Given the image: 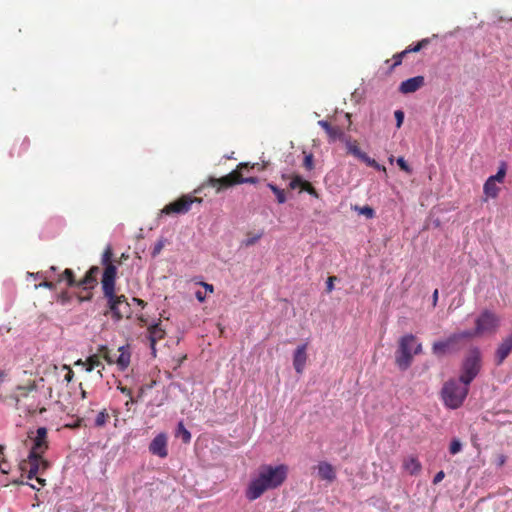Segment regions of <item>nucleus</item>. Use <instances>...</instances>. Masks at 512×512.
I'll use <instances>...</instances> for the list:
<instances>
[{
  "label": "nucleus",
  "instance_id": "nucleus-1",
  "mask_svg": "<svg viewBox=\"0 0 512 512\" xmlns=\"http://www.w3.org/2000/svg\"><path fill=\"white\" fill-rule=\"evenodd\" d=\"M112 255V247L111 245H107L101 258V263L104 265L101 282L103 294L107 299L112 317L116 321H120L125 314L130 312V305L124 295L118 296L115 294L117 267L111 262Z\"/></svg>",
  "mask_w": 512,
  "mask_h": 512
},
{
  "label": "nucleus",
  "instance_id": "nucleus-2",
  "mask_svg": "<svg viewBox=\"0 0 512 512\" xmlns=\"http://www.w3.org/2000/svg\"><path fill=\"white\" fill-rule=\"evenodd\" d=\"M288 476V466L280 464L273 466L263 464L258 469V474L248 484L245 490V496L249 501H254L270 489L281 486Z\"/></svg>",
  "mask_w": 512,
  "mask_h": 512
},
{
  "label": "nucleus",
  "instance_id": "nucleus-3",
  "mask_svg": "<svg viewBox=\"0 0 512 512\" xmlns=\"http://www.w3.org/2000/svg\"><path fill=\"white\" fill-rule=\"evenodd\" d=\"M469 393V384L462 383L458 378L446 381L441 390V397L444 405L449 409L461 407Z\"/></svg>",
  "mask_w": 512,
  "mask_h": 512
},
{
  "label": "nucleus",
  "instance_id": "nucleus-4",
  "mask_svg": "<svg viewBox=\"0 0 512 512\" xmlns=\"http://www.w3.org/2000/svg\"><path fill=\"white\" fill-rule=\"evenodd\" d=\"M203 187L204 185L198 189H195L193 193L184 194L179 198L171 201L163 207V209L160 211V215L178 217L191 211L194 206L199 207L203 202V199L198 197L197 194L201 192Z\"/></svg>",
  "mask_w": 512,
  "mask_h": 512
},
{
  "label": "nucleus",
  "instance_id": "nucleus-5",
  "mask_svg": "<svg viewBox=\"0 0 512 512\" xmlns=\"http://www.w3.org/2000/svg\"><path fill=\"white\" fill-rule=\"evenodd\" d=\"M422 352L421 343H417V339L413 334H406L399 340V346L396 351L395 362L401 371L407 370L413 361V355Z\"/></svg>",
  "mask_w": 512,
  "mask_h": 512
},
{
  "label": "nucleus",
  "instance_id": "nucleus-6",
  "mask_svg": "<svg viewBox=\"0 0 512 512\" xmlns=\"http://www.w3.org/2000/svg\"><path fill=\"white\" fill-rule=\"evenodd\" d=\"M500 325L499 317L490 310H484L475 320V328L473 330H464L468 333L467 339L481 336L486 333H495Z\"/></svg>",
  "mask_w": 512,
  "mask_h": 512
},
{
  "label": "nucleus",
  "instance_id": "nucleus-7",
  "mask_svg": "<svg viewBox=\"0 0 512 512\" xmlns=\"http://www.w3.org/2000/svg\"><path fill=\"white\" fill-rule=\"evenodd\" d=\"M481 370V353L477 347L469 350L462 361L459 379L462 383L471 384Z\"/></svg>",
  "mask_w": 512,
  "mask_h": 512
},
{
  "label": "nucleus",
  "instance_id": "nucleus-8",
  "mask_svg": "<svg viewBox=\"0 0 512 512\" xmlns=\"http://www.w3.org/2000/svg\"><path fill=\"white\" fill-rule=\"evenodd\" d=\"M246 163H240L237 167V169L233 170L229 174L221 177V178H214L210 177L208 179V185L211 187L216 188L217 192H220L223 189H227L229 187H232L237 184L242 183H256L257 178L256 177H248L244 178L240 172L241 169L246 168Z\"/></svg>",
  "mask_w": 512,
  "mask_h": 512
},
{
  "label": "nucleus",
  "instance_id": "nucleus-9",
  "mask_svg": "<svg viewBox=\"0 0 512 512\" xmlns=\"http://www.w3.org/2000/svg\"><path fill=\"white\" fill-rule=\"evenodd\" d=\"M48 466L49 463L43 458V455H35L34 458H31V454L28 453L27 459L20 462L19 469L23 472H27L28 479L36 478L37 482L44 486L45 480L37 477V475L46 470Z\"/></svg>",
  "mask_w": 512,
  "mask_h": 512
},
{
  "label": "nucleus",
  "instance_id": "nucleus-10",
  "mask_svg": "<svg viewBox=\"0 0 512 512\" xmlns=\"http://www.w3.org/2000/svg\"><path fill=\"white\" fill-rule=\"evenodd\" d=\"M468 335H469L468 333H463V331H461V332L451 334L445 340L436 341L433 343L432 352L435 355L439 356V355H444L445 353H447L449 351L457 350L458 349L456 347L457 344L460 341L467 339Z\"/></svg>",
  "mask_w": 512,
  "mask_h": 512
},
{
  "label": "nucleus",
  "instance_id": "nucleus-11",
  "mask_svg": "<svg viewBox=\"0 0 512 512\" xmlns=\"http://www.w3.org/2000/svg\"><path fill=\"white\" fill-rule=\"evenodd\" d=\"M48 430L46 427H39L36 430V434L34 435L33 431L28 432V438H30L33 442V445L29 451L31 454V458H34L35 455H44V453L48 450V441H47Z\"/></svg>",
  "mask_w": 512,
  "mask_h": 512
},
{
  "label": "nucleus",
  "instance_id": "nucleus-12",
  "mask_svg": "<svg viewBox=\"0 0 512 512\" xmlns=\"http://www.w3.org/2000/svg\"><path fill=\"white\" fill-rule=\"evenodd\" d=\"M344 141L346 142V148L349 154H352L369 167L375 168L377 170H383L384 172L386 171L384 166H381L376 160L372 159L365 152L360 150L356 140L352 141L350 139H345Z\"/></svg>",
  "mask_w": 512,
  "mask_h": 512
},
{
  "label": "nucleus",
  "instance_id": "nucleus-13",
  "mask_svg": "<svg viewBox=\"0 0 512 512\" xmlns=\"http://www.w3.org/2000/svg\"><path fill=\"white\" fill-rule=\"evenodd\" d=\"M168 437L166 433L157 434L153 440L149 444V452L152 455L158 456L160 458H165L168 455Z\"/></svg>",
  "mask_w": 512,
  "mask_h": 512
},
{
  "label": "nucleus",
  "instance_id": "nucleus-14",
  "mask_svg": "<svg viewBox=\"0 0 512 512\" xmlns=\"http://www.w3.org/2000/svg\"><path fill=\"white\" fill-rule=\"evenodd\" d=\"M100 272V268L98 266H92L80 280L76 279V288L82 289L84 291H89L97 283V275Z\"/></svg>",
  "mask_w": 512,
  "mask_h": 512
},
{
  "label": "nucleus",
  "instance_id": "nucleus-15",
  "mask_svg": "<svg viewBox=\"0 0 512 512\" xmlns=\"http://www.w3.org/2000/svg\"><path fill=\"white\" fill-rule=\"evenodd\" d=\"M512 352V333L503 338L495 352V363L501 365Z\"/></svg>",
  "mask_w": 512,
  "mask_h": 512
},
{
  "label": "nucleus",
  "instance_id": "nucleus-16",
  "mask_svg": "<svg viewBox=\"0 0 512 512\" xmlns=\"http://www.w3.org/2000/svg\"><path fill=\"white\" fill-rule=\"evenodd\" d=\"M51 279L56 283V287L65 284L66 287L76 288V276L72 269L66 268L64 271L58 273L56 277L52 275Z\"/></svg>",
  "mask_w": 512,
  "mask_h": 512
},
{
  "label": "nucleus",
  "instance_id": "nucleus-17",
  "mask_svg": "<svg viewBox=\"0 0 512 512\" xmlns=\"http://www.w3.org/2000/svg\"><path fill=\"white\" fill-rule=\"evenodd\" d=\"M307 344H302L298 346L293 354V366L297 373L301 374L305 368V364L307 361Z\"/></svg>",
  "mask_w": 512,
  "mask_h": 512
},
{
  "label": "nucleus",
  "instance_id": "nucleus-18",
  "mask_svg": "<svg viewBox=\"0 0 512 512\" xmlns=\"http://www.w3.org/2000/svg\"><path fill=\"white\" fill-rule=\"evenodd\" d=\"M424 85V77L416 76L403 81L399 86V91L403 94L414 93Z\"/></svg>",
  "mask_w": 512,
  "mask_h": 512
},
{
  "label": "nucleus",
  "instance_id": "nucleus-19",
  "mask_svg": "<svg viewBox=\"0 0 512 512\" xmlns=\"http://www.w3.org/2000/svg\"><path fill=\"white\" fill-rule=\"evenodd\" d=\"M148 332H149L150 347H151L153 354H155V351H156L155 345H156L157 341L164 338L165 330L161 327V322L159 321V322L151 325L148 328Z\"/></svg>",
  "mask_w": 512,
  "mask_h": 512
},
{
  "label": "nucleus",
  "instance_id": "nucleus-20",
  "mask_svg": "<svg viewBox=\"0 0 512 512\" xmlns=\"http://www.w3.org/2000/svg\"><path fill=\"white\" fill-rule=\"evenodd\" d=\"M289 187L291 189H297L300 188L301 191H306L310 195H317L315 188L312 186V184L306 180H304L299 175H294L289 183Z\"/></svg>",
  "mask_w": 512,
  "mask_h": 512
},
{
  "label": "nucleus",
  "instance_id": "nucleus-21",
  "mask_svg": "<svg viewBox=\"0 0 512 512\" xmlns=\"http://www.w3.org/2000/svg\"><path fill=\"white\" fill-rule=\"evenodd\" d=\"M318 469V475L322 480H327L329 482H332L336 478V473L334 470V467L325 461H322L317 466Z\"/></svg>",
  "mask_w": 512,
  "mask_h": 512
},
{
  "label": "nucleus",
  "instance_id": "nucleus-22",
  "mask_svg": "<svg viewBox=\"0 0 512 512\" xmlns=\"http://www.w3.org/2000/svg\"><path fill=\"white\" fill-rule=\"evenodd\" d=\"M119 356L116 360V363L121 371H124L130 364L131 354L127 346H121L119 348Z\"/></svg>",
  "mask_w": 512,
  "mask_h": 512
},
{
  "label": "nucleus",
  "instance_id": "nucleus-23",
  "mask_svg": "<svg viewBox=\"0 0 512 512\" xmlns=\"http://www.w3.org/2000/svg\"><path fill=\"white\" fill-rule=\"evenodd\" d=\"M263 235L264 231L262 229L247 232L245 238L241 241V247L253 246Z\"/></svg>",
  "mask_w": 512,
  "mask_h": 512
},
{
  "label": "nucleus",
  "instance_id": "nucleus-24",
  "mask_svg": "<svg viewBox=\"0 0 512 512\" xmlns=\"http://www.w3.org/2000/svg\"><path fill=\"white\" fill-rule=\"evenodd\" d=\"M404 469L411 475L418 474L421 471V463L416 457L410 456L403 462Z\"/></svg>",
  "mask_w": 512,
  "mask_h": 512
},
{
  "label": "nucleus",
  "instance_id": "nucleus-25",
  "mask_svg": "<svg viewBox=\"0 0 512 512\" xmlns=\"http://www.w3.org/2000/svg\"><path fill=\"white\" fill-rule=\"evenodd\" d=\"M484 193L488 198H496L499 194L500 188L497 186V182L493 181L492 178H488L484 183Z\"/></svg>",
  "mask_w": 512,
  "mask_h": 512
},
{
  "label": "nucleus",
  "instance_id": "nucleus-26",
  "mask_svg": "<svg viewBox=\"0 0 512 512\" xmlns=\"http://www.w3.org/2000/svg\"><path fill=\"white\" fill-rule=\"evenodd\" d=\"M327 135H328L330 141H335L337 139L344 141L346 139L345 135H344V132L338 126H333L332 125L330 127V129L328 130Z\"/></svg>",
  "mask_w": 512,
  "mask_h": 512
},
{
  "label": "nucleus",
  "instance_id": "nucleus-27",
  "mask_svg": "<svg viewBox=\"0 0 512 512\" xmlns=\"http://www.w3.org/2000/svg\"><path fill=\"white\" fill-rule=\"evenodd\" d=\"M176 436L180 437L184 443H189L191 440V433L185 428L182 422L178 423Z\"/></svg>",
  "mask_w": 512,
  "mask_h": 512
},
{
  "label": "nucleus",
  "instance_id": "nucleus-28",
  "mask_svg": "<svg viewBox=\"0 0 512 512\" xmlns=\"http://www.w3.org/2000/svg\"><path fill=\"white\" fill-rule=\"evenodd\" d=\"M72 295L65 289L62 290L60 293L56 296V301L60 303L61 305H67L71 302Z\"/></svg>",
  "mask_w": 512,
  "mask_h": 512
},
{
  "label": "nucleus",
  "instance_id": "nucleus-29",
  "mask_svg": "<svg viewBox=\"0 0 512 512\" xmlns=\"http://www.w3.org/2000/svg\"><path fill=\"white\" fill-rule=\"evenodd\" d=\"M166 243H167V239H165L163 237L159 238L153 246V249L151 252L152 257H156L157 255H159Z\"/></svg>",
  "mask_w": 512,
  "mask_h": 512
},
{
  "label": "nucleus",
  "instance_id": "nucleus-30",
  "mask_svg": "<svg viewBox=\"0 0 512 512\" xmlns=\"http://www.w3.org/2000/svg\"><path fill=\"white\" fill-rule=\"evenodd\" d=\"M506 176V164L502 163L497 171V173L493 176H490L489 178H492L493 181L502 183L504 181V178Z\"/></svg>",
  "mask_w": 512,
  "mask_h": 512
},
{
  "label": "nucleus",
  "instance_id": "nucleus-31",
  "mask_svg": "<svg viewBox=\"0 0 512 512\" xmlns=\"http://www.w3.org/2000/svg\"><path fill=\"white\" fill-rule=\"evenodd\" d=\"M429 43V40L428 39H422L421 41H419L415 46H408L405 51L406 53H415V52H419L421 49H423L424 47H426Z\"/></svg>",
  "mask_w": 512,
  "mask_h": 512
},
{
  "label": "nucleus",
  "instance_id": "nucleus-32",
  "mask_svg": "<svg viewBox=\"0 0 512 512\" xmlns=\"http://www.w3.org/2000/svg\"><path fill=\"white\" fill-rule=\"evenodd\" d=\"M108 418L109 415L107 414L105 409L100 411L95 418V426L103 427L106 424Z\"/></svg>",
  "mask_w": 512,
  "mask_h": 512
},
{
  "label": "nucleus",
  "instance_id": "nucleus-33",
  "mask_svg": "<svg viewBox=\"0 0 512 512\" xmlns=\"http://www.w3.org/2000/svg\"><path fill=\"white\" fill-rule=\"evenodd\" d=\"M462 450V443L458 438H453L449 445V452L452 455H455Z\"/></svg>",
  "mask_w": 512,
  "mask_h": 512
},
{
  "label": "nucleus",
  "instance_id": "nucleus-34",
  "mask_svg": "<svg viewBox=\"0 0 512 512\" xmlns=\"http://www.w3.org/2000/svg\"><path fill=\"white\" fill-rule=\"evenodd\" d=\"M355 210L358 211V214L364 215L366 219H372L374 216V210L370 206L364 207H355Z\"/></svg>",
  "mask_w": 512,
  "mask_h": 512
},
{
  "label": "nucleus",
  "instance_id": "nucleus-35",
  "mask_svg": "<svg viewBox=\"0 0 512 512\" xmlns=\"http://www.w3.org/2000/svg\"><path fill=\"white\" fill-rule=\"evenodd\" d=\"M270 187V189L275 193L276 197H277V201L279 203H284L286 201V197H285V192L284 190L282 189H279L277 186L273 185V184H269L268 185Z\"/></svg>",
  "mask_w": 512,
  "mask_h": 512
},
{
  "label": "nucleus",
  "instance_id": "nucleus-36",
  "mask_svg": "<svg viewBox=\"0 0 512 512\" xmlns=\"http://www.w3.org/2000/svg\"><path fill=\"white\" fill-rule=\"evenodd\" d=\"M38 288H47L49 290H55L56 283L52 279H43L41 283L35 285V289Z\"/></svg>",
  "mask_w": 512,
  "mask_h": 512
},
{
  "label": "nucleus",
  "instance_id": "nucleus-37",
  "mask_svg": "<svg viewBox=\"0 0 512 512\" xmlns=\"http://www.w3.org/2000/svg\"><path fill=\"white\" fill-rule=\"evenodd\" d=\"M27 276L33 277L34 279H50V278H52V275L49 274V271H41V272H36V273L28 272Z\"/></svg>",
  "mask_w": 512,
  "mask_h": 512
},
{
  "label": "nucleus",
  "instance_id": "nucleus-38",
  "mask_svg": "<svg viewBox=\"0 0 512 512\" xmlns=\"http://www.w3.org/2000/svg\"><path fill=\"white\" fill-rule=\"evenodd\" d=\"M405 55H407L405 50H403L400 53L395 54L393 56L394 63L392 64L391 69H394L395 67L399 66L402 63V60Z\"/></svg>",
  "mask_w": 512,
  "mask_h": 512
},
{
  "label": "nucleus",
  "instance_id": "nucleus-39",
  "mask_svg": "<svg viewBox=\"0 0 512 512\" xmlns=\"http://www.w3.org/2000/svg\"><path fill=\"white\" fill-rule=\"evenodd\" d=\"M17 389L21 392L20 396L27 397L29 392L36 390V386L34 384L29 386H18Z\"/></svg>",
  "mask_w": 512,
  "mask_h": 512
},
{
  "label": "nucleus",
  "instance_id": "nucleus-40",
  "mask_svg": "<svg viewBox=\"0 0 512 512\" xmlns=\"http://www.w3.org/2000/svg\"><path fill=\"white\" fill-rule=\"evenodd\" d=\"M303 166L307 170H312L313 169L314 163H313V155L312 154L305 155Z\"/></svg>",
  "mask_w": 512,
  "mask_h": 512
},
{
  "label": "nucleus",
  "instance_id": "nucleus-41",
  "mask_svg": "<svg viewBox=\"0 0 512 512\" xmlns=\"http://www.w3.org/2000/svg\"><path fill=\"white\" fill-rule=\"evenodd\" d=\"M101 365V362L96 358H89L88 359V367L86 368L87 372H91L95 367H98Z\"/></svg>",
  "mask_w": 512,
  "mask_h": 512
},
{
  "label": "nucleus",
  "instance_id": "nucleus-42",
  "mask_svg": "<svg viewBox=\"0 0 512 512\" xmlns=\"http://www.w3.org/2000/svg\"><path fill=\"white\" fill-rule=\"evenodd\" d=\"M118 390H120V392L126 396H128L130 398V402L131 403H136L137 402V399H134L132 397V391L131 389L127 388V387H124V386H118Z\"/></svg>",
  "mask_w": 512,
  "mask_h": 512
},
{
  "label": "nucleus",
  "instance_id": "nucleus-43",
  "mask_svg": "<svg viewBox=\"0 0 512 512\" xmlns=\"http://www.w3.org/2000/svg\"><path fill=\"white\" fill-rule=\"evenodd\" d=\"M394 115L396 118V126L397 128H400L404 121V112L402 110H396Z\"/></svg>",
  "mask_w": 512,
  "mask_h": 512
},
{
  "label": "nucleus",
  "instance_id": "nucleus-44",
  "mask_svg": "<svg viewBox=\"0 0 512 512\" xmlns=\"http://www.w3.org/2000/svg\"><path fill=\"white\" fill-rule=\"evenodd\" d=\"M397 164L398 166L400 167L401 170L407 172V173H411V169L409 167V165L407 164V162L404 160L403 157H399L397 159Z\"/></svg>",
  "mask_w": 512,
  "mask_h": 512
},
{
  "label": "nucleus",
  "instance_id": "nucleus-45",
  "mask_svg": "<svg viewBox=\"0 0 512 512\" xmlns=\"http://www.w3.org/2000/svg\"><path fill=\"white\" fill-rule=\"evenodd\" d=\"M337 280V277L336 276H330L328 277L327 281H326V291L327 293H331L334 289V281Z\"/></svg>",
  "mask_w": 512,
  "mask_h": 512
},
{
  "label": "nucleus",
  "instance_id": "nucleus-46",
  "mask_svg": "<svg viewBox=\"0 0 512 512\" xmlns=\"http://www.w3.org/2000/svg\"><path fill=\"white\" fill-rule=\"evenodd\" d=\"M3 450H4V446L0 445V454L3 453ZM0 471L3 474H7L8 473V465H7L5 460L0 461Z\"/></svg>",
  "mask_w": 512,
  "mask_h": 512
},
{
  "label": "nucleus",
  "instance_id": "nucleus-47",
  "mask_svg": "<svg viewBox=\"0 0 512 512\" xmlns=\"http://www.w3.org/2000/svg\"><path fill=\"white\" fill-rule=\"evenodd\" d=\"M445 477V473L443 471H439L438 473H436V475L434 476L433 478V484H438L439 482H441Z\"/></svg>",
  "mask_w": 512,
  "mask_h": 512
},
{
  "label": "nucleus",
  "instance_id": "nucleus-48",
  "mask_svg": "<svg viewBox=\"0 0 512 512\" xmlns=\"http://www.w3.org/2000/svg\"><path fill=\"white\" fill-rule=\"evenodd\" d=\"M65 369H67V373L66 375L64 376V379L67 381V382H71L72 379H73V376H74V372L71 368L67 367V366H64Z\"/></svg>",
  "mask_w": 512,
  "mask_h": 512
},
{
  "label": "nucleus",
  "instance_id": "nucleus-49",
  "mask_svg": "<svg viewBox=\"0 0 512 512\" xmlns=\"http://www.w3.org/2000/svg\"><path fill=\"white\" fill-rule=\"evenodd\" d=\"M506 460H507V458H506V456H505V455H503V454H499V455L497 456V459H496V465H497L498 467H501V466H503V465L506 463Z\"/></svg>",
  "mask_w": 512,
  "mask_h": 512
},
{
  "label": "nucleus",
  "instance_id": "nucleus-50",
  "mask_svg": "<svg viewBox=\"0 0 512 512\" xmlns=\"http://www.w3.org/2000/svg\"><path fill=\"white\" fill-rule=\"evenodd\" d=\"M195 297H196V299H197L199 302H201V303H202V302H204V301H205V299H206V292H202V291H200V290H197V291L195 292Z\"/></svg>",
  "mask_w": 512,
  "mask_h": 512
},
{
  "label": "nucleus",
  "instance_id": "nucleus-51",
  "mask_svg": "<svg viewBox=\"0 0 512 512\" xmlns=\"http://www.w3.org/2000/svg\"><path fill=\"white\" fill-rule=\"evenodd\" d=\"M318 125L324 129V131L327 133L330 127L332 126L328 121L326 120H320L318 121Z\"/></svg>",
  "mask_w": 512,
  "mask_h": 512
},
{
  "label": "nucleus",
  "instance_id": "nucleus-52",
  "mask_svg": "<svg viewBox=\"0 0 512 512\" xmlns=\"http://www.w3.org/2000/svg\"><path fill=\"white\" fill-rule=\"evenodd\" d=\"M151 387H152V385H151V384H150V385H144V386H141V387L139 388L137 398H141V397L144 395L145 390H146V389H148V388H151Z\"/></svg>",
  "mask_w": 512,
  "mask_h": 512
},
{
  "label": "nucleus",
  "instance_id": "nucleus-53",
  "mask_svg": "<svg viewBox=\"0 0 512 512\" xmlns=\"http://www.w3.org/2000/svg\"><path fill=\"white\" fill-rule=\"evenodd\" d=\"M201 285L205 288V292L208 291V292L212 293L214 291V287L211 284H208L206 282H201Z\"/></svg>",
  "mask_w": 512,
  "mask_h": 512
},
{
  "label": "nucleus",
  "instance_id": "nucleus-54",
  "mask_svg": "<svg viewBox=\"0 0 512 512\" xmlns=\"http://www.w3.org/2000/svg\"><path fill=\"white\" fill-rule=\"evenodd\" d=\"M47 271H49V274L53 275L54 277H56V275L59 272V268L57 266H51Z\"/></svg>",
  "mask_w": 512,
  "mask_h": 512
},
{
  "label": "nucleus",
  "instance_id": "nucleus-55",
  "mask_svg": "<svg viewBox=\"0 0 512 512\" xmlns=\"http://www.w3.org/2000/svg\"><path fill=\"white\" fill-rule=\"evenodd\" d=\"M438 295H439V292L437 289H435L433 292V295H432V304L434 307L437 305Z\"/></svg>",
  "mask_w": 512,
  "mask_h": 512
},
{
  "label": "nucleus",
  "instance_id": "nucleus-56",
  "mask_svg": "<svg viewBox=\"0 0 512 512\" xmlns=\"http://www.w3.org/2000/svg\"><path fill=\"white\" fill-rule=\"evenodd\" d=\"M92 298V294H89L87 296H78V300L79 302H84V301H90Z\"/></svg>",
  "mask_w": 512,
  "mask_h": 512
},
{
  "label": "nucleus",
  "instance_id": "nucleus-57",
  "mask_svg": "<svg viewBox=\"0 0 512 512\" xmlns=\"http://www.w3.org/2000/svg\"><path fill=\"white\" fill-rule=\"evenodd\" d=\"M134 301H136V302H137V304H138V305H140V306H142V307H144V305H145V302H144L143 300H141V299L134 298Z\"/></svg>",
  "mask_w": 512,
  "mask_h": 512
},
{
  "label": "nucleus",
  "instance_id": "nucleus-58",
  "mask_svg": "<svg viewBox=\"0 0 512 512\" xmlns=\"http://www.w3.org/2000/svg\"><path fill=\"white\" fill-rule=\"evenodd\" d=\"M82 397L85 398L86 397V392L85 391H82Z\"/></svg>",
  "mask_w": 512,
  "mask_h": 512
},
{
  "label": "nucleus",
  "instance_id": "nucleus-59",
  "mask_svg": "<svg viewBox=\"0 0 512 512\" xmlns=\"http://www.w3.org/2000/svg\"><path fill=\"white\" fill-rule=\"evenodd\" d=\"M14 483H19V481H14ZM20 484H23V481H20Z\"/></svg>",
  "mask_w": 512,
  "mask_h": 512
}]
</instances>
